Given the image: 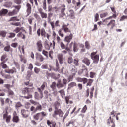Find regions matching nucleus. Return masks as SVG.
I'll return each instance as SVG.
<instances>
[{
  "mask_svg": "<svg viewBox=\"0 0 127 127\" xmlns=\"http://www.w3.org/2000/svg\"><path fill=\"white\" fill-rule=\"evenodd\" d=\"M94 82V80L89 79L88 82H87L86 86H92V83Z\"/></svg>",
  "mask_w": 127,
  "mask_h": 127,
  "instance_id": "052dcab7",
  "label": "nucleus"
},
{
  "mask_svg": "<svg viewBox=\"0 0 127 127\" xmlns=\"http://www.w3.org/2000/svg\"><path fill=\"white\" fill-rule=\"evenodd\" d=\"M37 35L38 37L41 36V37H43V38H45L46 37V31H45V29L44 28H39L37 30Z\"/></svg>",
  "mask_w": 127,
  "mask_h": 127,
  "instance_id": "423d86ee",
  "label": "nucleus"
},
{
  "mask_svg": "<svg viewBox=\"0 0 127 127\" xmlns=\"http://www.w3.org/2000/svg\"><path fill=\"white\" fill-rule=\"evenodd\" d=\"M8 60V58H7V55L6 54H4L1 56V61L2 62H7Z\"/></svg>",
  "mask_w": 127,
  "mask_h": 127,
  "instance_id": "c85d7f7f",
  "label": "nucleus"
},
{
  "mask_svg": "<svg viewBox=\"0 0 127 127\" xmlns=\"http://www.w3.org/2000/svg\"><path fill=\"white\" fill-rule=\"evenodd\" d=\"M46 86H47V83L46 82H43L41 87L37 88V90L40 95H42V93H43V91H44V89H45Z\"/></svg>",
  "mask_w": 127,
  "mask_h": 127,
  "instance_id": "9d476101",
  "label": "nucleus"
},
{
  "mask_svg": "<svg viewBox=\"0 0 127 127\" xmlns=\"http://www.w3.org/2000/svg\"><path fill=\"white\" fill-rule=\"evenodd\" d=\"M24 84L25 86H27L28 87H25L24 89H22V94L24 95H26V94H28V95L27 96H24V99H32V95L30 94V93H31L33 92V83H30L29 81L24 82ZM32 87V88H31Z\"/></svg>",
  "mask_w": 127,
  "mask_h": 127,
  "instance_id": "f257e3e1",
  "label": "nucleus"
},
{
  "mask_svg": "<svg viewBox=\"0 0 127 127\" xmlns=\"http://www.w3.org/2000/svg\"><path fill=\"white\" fill-rule=\"evenodd\" d=\"M87 109H88V108L87 107V105H84V106L83 107V108L81 110V113H82V114H85V113H86Z\"/></svg>",
  "mask_w": 127,
  "mask_h": 127,
  "instance_id": "603ef678",
  "label": "nucleus"
},
{
  "mask_svg": "<svg viewBox=\"0 0 127 127\" xmlns=\"http://www.w3.org/2000/svg\"><path fill=\"white\" fill-rule=\"evenodd\" d=\"M60 103L58 101H56L54 104V108L55 109L52 115V117L54 118L56 120L58 119V116L61 117V118L63 117L64 116V113L62 111L61 109H58L60 107Z\"/></svg>",
  "mask_w": 127,
  "mask_h": 127,
  "instance_id": "f03ea898",
  "label": "nucleus"
},
{
  "mask_svg": "<svg viewBox=\"0 0 127 127\" xmlns=\"http://www.w3.org/2000/svg\"><path fill=\"white\" fill-rule=\"evenodd\" d=\"M58 92L61 94V96L62 98L65 96V91H64V89H62Z\"/></svg>",
  "mask_w": 127,
  "mask_h": 127,
  "instance_id": "8fccbe9b",
  "label": "nucleus"
},
{
  "mask_svg": "<svg viewBox=\"0 0 127 127\" xmlns=\"http://www.w3.org/2000/svg\"><path fill=\"white\" fill-rule=\"evenodd\" d=\"M36 59H37V60H39V61L40 62H42V61H43V60H44V58L43 57L42 55H41L38 53H36Z\"/></svg>",
  "mask_w": 127,
  "mask_h": 127,
  "instance_id": "aec40b11",
  "label": "nucleus"
},
{
  "mask_svg": "<svg viewBox=\"0 0 127 127\" xmlns=\"http://www.w3.org/2000/svg\"><path fill=\"white\" fill-rule=\"evenodd\" d=\"M58 59L60 64H63V61L64 60V58H63V55L62 54H60L58 55Z\"/></svg>",
  "mask_w": 127,
  "mask_h": 127,
  "instance_id": "cd10ccee",
  "label": "nucleus"
},
{
  "mask_svg": "<svg viewBox=\"0 0 127 127\" xmlns=\"http://www.w3.org/2000/svg\"><path fill=\"white\" fill-rule=\"evenodd\" d=\"M16 34L13 32H10L8 33L7 38H14L15 37Z\"/></svg>",
  "mask_w": 127,
  "mask_h": 127,
  "instance_id": "f704fd0d",
  "label": "nucleus"
},
{
  "mask_svg": "<svg viewBox=\"0 0 127 127\" xmlns=\"http://www.w3.org/2000/svg\"><path fill=\"white\" fill-rule=\"evenodd\" d=\"M97 53H98L97 51L96 52H93L90 54L91 58L93 60V63H95V64H97L100 59V56H99V55H97Z\"/></svg>",
  "mask_w": 127,
  "mask_h": 127,
  "instance_id": "39448f33",
  "label": "nucleus"
},
{
  "mask_svg": "<svg viewBox=\"0 0 127 127\" xmlns=\"http://www.w3.org/2000/svg\"><path fill=\"white\" fill-rule=\"evenodd\" d=\"M67 81L66 79H64L63 81H61V80L59 79L57 84V87L58 89H61V88H63L65 85L67 84Z\"/></svg>",
  "mask_w": 127,
  "mask_h": 127,
  "instance_id": "0eeeda50",
  "label": "nucleus"
},
{
  "mask_svg": "<svg viewBox=\"0 0 127 127\" xmlns=\"http://www.w3.org/2000/svg\"><path fill=\"white\" fill-rule=\"evenodd\" d=\"M48 115L47 112L44 111H42L41 112L37 113L33 115V118L35 121L40 120V121H42L45 117Z\"/></svg>",
  "mask_w": 127,
  "mask_h": 127,
  "instance_id": "7ed1b4c3",
  "label": "nucleus"
},
{
  "mask_svg": "<svg viewBox=\"0 0 127 127\" xmlns=\"http://www.w3.org/2000/svg\"><path fill=\"white\" fill-rule=\"evenodd\" d=\"M11 25H14V26H20V22L11 23Z\"/></svg>",
  "mask_w": 127,
  "mask_h": 127,
  "instance_id": "774afa93",
  "label": "nucleus"
},
{
  "mask_svg": "<svg viewBox=\"0 0 127 127\" xmlns=\"http://www.w3.org/2000/svg\"><path fill=\"white\" fill-rule=\"evenodd\" d=\"M74 124H75V122H74L73 120H71L69 122H68L67 123H66V127H70L71 125H72V126H73Z\"/></svg>",
  "mask_w": 127,
  "mask_h": 127,
  "instance_id": "5fc2aeb1",
  "label": "nucleus"
},
{
  "mask_svg": "<svg viewBox=\"0 0 127 127\" xmlns=\"http://www.w3.org/2000/svg\"><path fill=\"white\" fill-rule=\"evenodd\" d=\"M19 57L20 58L21 62H23L24 64H25V63L27 62V61L26 60V59L23 56H22V55H20Z\"/></svg>",
  "mask_w": 127,
  "mask_h": 127,
  "instance_id": "ea45409f",
  "label": "nucleus"
},
{
  "mask_svg": "<svg viewBox=\"0 0 127 127\" xmlns=\"http://www.w3.org/2000/svg\"><path fill=\"white\" fill-rule=\"evenodd\" d=\"M6 62H1L0 65L2 66V68L3 69H7V68H8V66H7V65H6V64H5Z\"/></svg>",
  "mask_w": 127,
  "mask_h": 127,
  "instance_id": "58836bf2",
  "label": "nucleus"
},
{
  "mask_svg": "<svg viewBox=\"0 0 127 127\" xmlns=\"http://www.w3.org/2000/svg\"><path fill=\"white\" fill-rule=\"evenodd\" d=\"M19 19L17 18L16 16H15L10 18L8 21L10 22V21H19Z\"/></svg>",
  "mask_w": 127,
  "mask_h": 127,
  "instance_id": "a19ab883",
  "label": "nucleus"
},
{
  "mask_svg": "<svg viewBox=\"0 0 127 127\" xmlns=\"http://www.w3.org/2000/svg\"><path fill=\"white\" fill-rule=\"evenodd\" d=\"M17 37H21L22 39H24L25 38V35L22 33V32H20L17 34Z\"/></svg>",
  "mask_w": 127,
  "mask_h": 127,
  "instance_id": "c03bdc74",
  "label": "nucleus"
},
{
  "mask_svg": "<svg viewBox=\"0 0 127 127\" xmlns=\"http://www.w3.org/2000/svg\"><path fill=\"white\" fill-rule=\"evenodd\" d=\"M26 7H27V16H29V15L30 14V13H31V5L30 4H29V3H27L26 4Z\"/></svg>",
  "mask_w": 127,
  "mask_h": 127,
  "instance_id": "4be33fe9",
  "label": "nucleus"
},
{
  "mask_svg": "<svg viewBox=\"0 0 127 127\" xmlns=\"http://www.w3.org/2000/svg\"><path fill=\"white\" fill-rule=\"evenodd\" d=\"M69 45L70 46V48H72V46H73L74 52H78L79 49L78 48V44L77 42H76V41L71 42Z\"/></svg>",
  "mask_w": 127,
  "mask_h": 127,
  "instance_id": "9b49d317",
  "label": "nucleus"
},
{
  "mask_svg": "<svg viewBox=\"0 0 127 127\" xmlns=\"http://www.w3.org/2000/svg\"><path fill=\"white\" fill-rule=\"evenodd\" d=\"M36 45H37V48L38 51H39V52H41L43 48V45H42V41L41 40L38 41L36 43Z\"/></svg>",
  "mask_w": 127,
  "mask_h": 127,
  "instance_id": "ddd939ff",
  "label": "nucleus"
},
{
  "mask_svg": "<svg viewBox=\"0 0 127 127\" xmlns=\"http://www.w3.org/2000/svg\"><path fill=\"white\" fill-rule=\"evenodd\" d=\"M50 88H52L53 91H54L56 89V83L55 82H52V84L50 85Z\"/></svg>",
  "mask_w": 127,
  "mask_h": 127,
  "instance_id": "49530a36",
  "label": "nucleus"
},
{
  "mask_svg": "<svg viewBox=\"0 0 127 127\" xmlns=\"http://www.w3.org/2000/svg\"><path fill=\"white\" fill-rule=\"evenodd\" d=\"M47 125L50 127H56V122L55 121H50L49 120H47Z\"/></svg>",
  "mask_w": 127,
  "mask_h": 127,
  "instance_id": "a211bd4d",
  "label": "nucleus"
},
{
  "mask_svg": "<svg viewBox=\"0 0 127 127\" xmlns=\"http://www.w3.org/2000/svg\"><path fill=\"white\" fill-rule=\"evenodd\" d=\"M69 13L68 16H69V17H71L72 19L75 18V12H74V10H70L69 11Z\"/></svg>",
  "mask_w": 127,
  "mask_h": 127,
  "instance_id": "2f4dec72",
  "label": "nucleus"
},
{
  "mask_svg": "<svg viewBox=\"0 0 127 127\" xmlns=\"http://www.w3.org/2000/svg\"><path fill=\"white\" fill-rule=\"evenodd\" d=\"M82 62L84 63V64H85L88 66H90V64H91V60L88 58H84L82 60Z\"/></svg>",
  "mask_w": 127,
  "mask_h": 127,
  "instance_id": "6ab92c4d",
  "label": "nucleus"
},
{
  "mask_svg": "<svg viewBox=\"0 0 127 127\" xmlns=\"http://www.w3.org/2000/svg\"><path fill=\"white\" fill-rule=\"evenodd\" d=\"M14 64L15 65V67H16L17 69H20V65L17 62L14 61Z\"/></svg>",
  "mask_w": 127,
  "mask_h": 127,
  "instance_id": "0e129e2a",
  "label": "nucleus"
},
{
  "mask_svg": "<svg viewBox=\"0 0 127 127\" xmlns=\"http://www.w3.org/2000/svg\"><path fill=\"white\" fill-rule=\"evenodd\" d=\"M47 5L46 4V0H44L43 1V9H44V10H46L47 8Z\"/></svg>",
  "mask_w": 127,
  "mask_h": 127,
  "instance_id": "a18cd8bd",
  "label": "nucleus"
},
{
  "mask_svg": "<svg viewBox=\"0 0 127 127\" xmlns=\"http://www.w3.org/2000/svg\"><path fill=\"white\" fill-rule=\"evenodd\" d=\"M108 15V12L103 13L102 14H100V18H103L104 17H106Z\"/></svg>",
  "mask_w": 127,
  "mask_h": 127,
  "instance_id": "69168bd1",
  "label": "nucleus"
},
{
  "mask_svg": "<svg viewBox=\"0 0 127 127\" xmlns=\"http://www.w3.org/2000/svg\"><path fill=\"white\" fill-rule=\"evenodd\" d=\"M33 17L32 16H30L28 18V21L29 23V24H32V21H33Z\"/></svg>",
  "mask_w": 127,
  "mask_h": 127,
  "instance_id": "bf43d9fd",
  "label": "nucleus"
},
{
  "mask_svg": "<svg viewBox=\"0 0 127 127\" xmlns=\"http://www.w3.org/2000/svg\"><path fill=\"white\" fill-rule=\"evenodd\" d=\"M3 120H5L7 123H10L11 120V115H8V113H5L3 115Z\"/></svg>",
  "mask_w": 127,
  "mask_h": 127,
  "instance_id": "4468645a",
  "label": "nucleus"
},
{
  "mask_svg": "<svg viewBox=\"0 0 127 127\" xmlns=\"http://www.w3.org/2000/svg\"><path fill=\"white\" fill-rule=\"evenodd\" d=\"M23 28L22 27H16L14 30L13 32H15V33H19L21 30H22Z\"/></svg>",
  "mask_w": 127,
  "mask_h": 127,
  "instance_id": "4c0bfd02",
  "label": "nucleus"
},
{
  "mask_svg": "<svg viewBox=\"0 0 127 127\" xmlns=\"http://www.w3.org/2000/svg\"><path fill=\"white\" fill-rule=\"evenodd\" d=\"M125 19L127 20V15H123L120 17V21H124Z\"/></svg>",
  "mask_w": 127,
  "mask_h": 127,
  "instance_id": "e2e57ef3",
  "label": "nucleus"
},
{
  "mask_svg": "<svg viewBox=\"0 0 127 127\" xmlns=\"http://www.w3.org/2000/svg\"><path fill=\"white\" fill-rule=\"evenodd\" d=\"M14 3H15L16 4H17L18 5H19L20 4H21L22 2V0H13Z\"/></svg>",
  "mask_w": 127,
  "mask_h": 127,
  "instance_id": "3c124183",
  "label": "nucleus"
},
{
  "mask_svg": "<svg viewBox=\"0 0 127 127\" xmlns=\"http://www.w3.org/2000/svg\"><path fill=\"white\" fill-rule=\"evenodd\" d=\"M49 57L51 58V59H53V51H50L49 52Z\"/></svg>",
  "mask_w": 127,
  "mask_h": 127,
  "instance_id": "338daca9",
  "label": "nucleus"
},
{
  "mask_svg": "<svg viewBox=\"0 0 127 127\" xmlns=\"http://www.w3.org/2000/svg\"><path fill=\"white\" fill-rule=\"evenodd\" d=\"M106 26L111 30L113 29L116 26V20H111L109 22L106 23Z\"/></svg>",
  "mask_w": 127,
  "mask_h": 127,
  "instance_id": "6e6552de",
  "label": "nucleus"
},
{
  "mask_svg": "<svg viewBox=\"0 0 127 127\" xmlns=\"http://www.w3.org/2000/svg\"><path fill=\"white\" fill-rule=\"evenodd\" d=\"M117 17V15L116 14H113L112 16H109L108 18H106L105 19L103 20V22H105V23H108L109 22V19H112V18H116Z\"/></svg>",
  "mask_w": 127,
  "mask_h": 127,
  "instance_id": "a878e982",
  "label": "nucleus"
},
{
  "mask_svg": "<svg viewBox=\"0 0 127 127\" xmlns=\"http://www.w3.org/2000/svg\"><path fill=\"white\" fill-rule=\"evenodd\" d=\"M10 48H11L10 47V45H8L7 46H5L4 48V50H5V51H6L7 52H9V51H10Z\"/></svg>",
  "mask_w": 127,
  "mask_h": 127,
  "instance_id": "864d4df0",
  "label": "nucleus"
},
{
  "mask_svg": "<svg viewBox=\"0 0 127 127\" xmlns=\"http://www.w3.org/2000/svg\"><path fill=\"white\" fill-rule=\"evenodd\" d=\"M44 47L46 50H50V48L53 47V49H54L55 48V41H53V43L46 40L44 43Z\"/></svg>",
  "mask_w": 127,
  "mask_h": 127,
  "instance_id": "20e7f679",
  "label": "nucleus"
},
{
  "mask_svg": "<svg viewBox=\"0 0 127 127\" xmlns=\"http://www.w3.org/2000/svg\"><path fill=\"white\" fill-rule=\"evenodd\" d=\"M25 48V46L24 45H22L21 46H19L18 49L20 52H22L23 54H25V52L24 49Z\"/></svg>",
  "mask_w": 127,
  "mask_h": 127,
  "instance_id": "72a5a7b5",
  "label": "nucleus"
},
{
  "mask_svg": "<svg viewBox=\"0 0 127 127\" xmlns=\"http://www.w3.org/2000/svg\"><path fill=\"white\" fill-rule=\"evenodd\" d=\"M43 97V93H42V95H41V96H39V94H38L37 92H35V99H36V100H40V99H42Z\"/></svg>",
  "mask_w": 127,
  "mask_h": 127,
  "instance_id": "7c9ffc66",
  "label": "nucleus"
},
{
  "mask_svg": "<svg viewBox=\"0 0 127 127\" xmlns=\"http://www.w3.org/2000/svg\"><path fill=\"white\" fill-rule=\"evenodd\" d=\"M15 107L16 109H18V108H20L21 107H22V104H21V103L20 102H18L15 104Z\"/></svg>",
  "mask_w": 127,
  "mask_h": 127,
  "instance_id": "4d7b16f0",
  "label": "nucleus"
},
{
  "mask_svg": "<svg viewBox=\"0 0 127 127\" xmlns=\"http://www.w3.org/2000/svg\"><path fill=\"white\" fill-rule=\"evenodd\" d=\"M65 10H66V5H65V4H63L61 6V13L59 15L60 18L64 17V16L66 15Z\"/></svg>",
  "mask_w": 127,
  "mask_h": 127,
  "instance_id": "1a4fd4ad",
  "label": "nucleus"
},
{
  "mask_svg": "<svg viewBox=\"0 0 127 127\" xmlns=\"http://www.w3.org/2000/svg\"><path fill=\"white\" fill-rule=\"evenodd\" d=\"M85 46L86 49H90V48H91V46H90V44H89V42L88 41L85 42Z\"/></svg>",
  "mask_w": 127,
  "mask_h": 127,
  "instance_id": "6e6d98bb",
  "label": "nucleus"
},
{
  "mask_svg": "<svg viewBox=\"0 0 127 127\" xmlns=\"http://www.w3.org/2000/svg\"><path fill=\"white\" fill-rule=\"evenodd\" d=\"M7 13H8V10L6 9H2L0 10V16H5Z\"/></svg>",
  "mask_w": 127,
  "mask_h": 127,
  "instance_id": "5701e85b",
  "label": "nucleus"
},
{
  "mask_svg": "<svg viewBox=\"0 0 127 127\" xmlns=\"http://www.w3.org/2000/svg\"><path fill=\"white\" fill-rule=\"evenodd\" d=\"M62 27L63 28V30H64V32L65 33H70L71 32V30L68 29V28L67 27V26L65 24H63L62 26Z\"/></svg>",
  "mask_w": 127,
  "mask_h": 127,
  "instance_id": "393cba45",
  "label": "nucleus"
},
{
  "mask_svg": "<svg viewBox=\"0 0 127 127\" xmlns=\"http://www.w3.org/2000/svg\"><path fill=\"white\" fill-rule=\"evenodd\" d=\"M59 64L58 63V61L57 60L56 61V68L54 69V71H58L59 72Z\"/></svg>",
  "mask_w": 127,
  "mask_h": 127,
  "instance_id": "37998d69",
  "label": "nucleus"
},
{
  "mask_svg": "<svg viewBox=\"0 0 127 127\" xmlns=\"http://www.w3.org/2000/svg\"><path fill=\"white\" fill-rule=\"evenodd\" d=\"M114 121L113 119H112V117L110 116L109 118L107 120L106 123L108 126H110V123H113Z\"/></svg>",
  "mask_w": 127,
  "mask_h": 127,
  "instance_id": "09e8293b",
  "label": "nucleus"
},
{
  "mask_svg": "<svg viewBox=\"0 0 127 127\" xmlns=\"http://www.w3.org/2000/svg\"><path fill=\"white\" fill-rule=\"evenodd\" d=\"M12 121L14 123H18L19 122V117L17 116L16 111H14L13 114Z\"/></svg>",
  "mask_w": 127,
  "mask_h": 127,
  "instance_id": "2eb2a0df",
  "label": "nucleus"
},
{
  "mask_svg": "<svg viewBox=\"0 0 127 127\" xmlns=\"http://www.w3.org/2000/svg\"><path fill=\"white\" fill-rule=\"evenodd\" d=\"M41 17L42 18H47V14L44 12L40 14Z\"/></svg>",
  "mask_w": 127,
  "mask_h": 127,
  "instance_id": "680f3d73",
  "label": "nucleus"
},
{
  "mask_svg": "<svg viewBox=\"0 0 127 127\" xmlns=\"http://www.w3.org/2000/svg\"><path fill=\"white\" fill-rule=\"evenodd\" d=\"M4 72L7 74H14V73H16V68H15V67H13L12 69H5Z\"/></svg>",
  "mask_w": 127,
  "mask_h": 127,
  "instance_id": "412c9836",
  "label": "nucleus"
},
{
  "mask_svg": "<svg viewBox=\"0 0 127 127\" xmlns=\"http://www.w3.org/2000/svg\"><path fill=\"white\" fill-rule=\"evenodd\" d=\"M21 114L22 115L23 118H28L29 116L28 110H25L24 109L21 110Z\"/></svg>",
  "mask_w": 127,
  "mask_h": 127,
  "instance_id": "b1692460",
  "label": "nucleus"
},
{
  "mask_svg": "<svg viewBox=\"0 0 127 127\" xmlns=\"http://www.w3.org/2000/svg\"><path fill=\"white\" fill-rule=\"evenodd\" d=\"M72 39H73V34L70 33L69 35H67L64 37V42H67V44H69V43L71 42Z\"/></svg>",
  "mask_w": 127,
  "mask_h": 127,
  "instance_id": "f8f14e48",
  "label": "nucleus"
},
{
  "mask_svg": "<svg viewBox=\"0 0 127 127\" xmlns=\"http://www.w3.org/2000/svg\"><path fill=\"white\" fill-rule=\"evenodd\" d=\"M38 105L36 106L35 110L34 111V113H36L37 111H41L42 110V106L40 104H37Z\"/></svg>",
  "mask_w": 127,
  "mask_h": 127,
  "instance_id": "c9c22d12",
  "label": "nucleus"
},
{
  "mask_svg": "<svg viewBox=\"0 0 127 127\" xmlns=\"http://www.w3.org/2000/svg\"><path fill=\"white\" fill-rule=\"evenodd\" d=\"M76 86H77V83H76V82H71L70 83L68 84V89L70 90V89H72V88H74V87H76Z\"/></svg>",
  "mask_w": 127,
  "mask_h": 127,
  "instance_id": "473e14b6",
  "label": "nucleus"
},
{
  "mask_svg": "<svg viewBox=\"0 0 127 127\" xmlns=\"http://www.w3.org/2000/svg\"><path fill=\"white\" fill-rule=\"evenodd\" d=\"M46 98L48 99L49 101L52 102L55 99V97L52 94H48V92H46Z\"/></svg>",
  "mask_w": 127,
  "mask_h": 127,
  "instance_id": "f3484780",
  "label": "nucleus"
},
{
  "mask_svg": "<svg viewBox=\"0 0 127 127\" xmlns=\"http://www.w3.org/2000/svg\"><path fill=\"white\" fill-rule=\"evenodd\" d=\"M6 34H7V32L5 30H0V36L1 37H3L4 38L6 37Z\"/></svg>",
  "mask_w": 127,
  "mask_h": 127,
  "instance_id": "c756f323",
  "label": "nucleus"
},
{
  "mask_svg": "<svg viewBox=\"0 0 127 127\" xmlns=\"http://www.w3.org/2000/svg\"><path fill=\"white\" fill-rule=\"evenodd\" d=\"M73 63L76 67H78V66H79V59H74L73 61Z\"/></svg>",
  "mask_w": 127,
  "mask_h": 127,
  "instance_id": "de8ad7c7",
  "label": "nucleus"
},
{
  "mask_svg": "<svg viewBox=\"0 0 127 127\" xmlns=\"http://www.w3.org/2000/svg\"><path fill=\"white\" fill-rule=\"evenodd\" d=\"M70 70L71 71V74L73 76H76V74L77 73V70L76 67L74 65H71L70 67Z\"/></svg>",
  "mask_w": 127,
  "mask_h": 127,
  "instance_id": "dca6fc26",
  "label": "nucleus"
},
{
  "mask_svg": "<svg viewBox=\"0 0 127 127\" xmlns=\"http://www.w3.org/2000/svg\"><path fill=\"white\" fill-rule=\"evenodd\" d=\"M60 44L62 49H65V48H66V45H65V44L63 43V42H61Z\"/></svg>",
  "mask_w": 127,
  "mask_h": 127,
  "instance_id": "13d9d810",
  "label": "nucleus"
},
{
  "mask_svg": "<svg viewBox=\"0 0 127 127\" xmlns=\"http://www.w3.org/2000/svg\"><path fill=\"white\" fill-rule=\"evenodd\" d=\"M18 13V11L16 9H14L12 11H10L8 13V16H13L16 15Z\"/></svg>",
  "mask_w": 127,
  "mask_h": 127,
  "instance_id": "bb28decb",
  "label": "nucleus"
},
{
  "mask_svg": "<svg viewBox=\"0 0 127 127\" xmlns=\"http://www.w3.org/2000/svg\"><path fill=\"white\" fill-rule=\"evenodd\" d=\"M58 34L61 37H64V34H63V29L62 28L60 29L58 31Z\"/></svg>",
  "mask_w": 127,
  "mask_h": 127,
  "instance_id": "79ce46f5",
  "label": "nucleus"
},
{
  "mask_svg": "<svg viewBox=\"0 0 127 127\" xmlns=\"http://www.w3.org/2000/svg\"><path fill=\"white\" fill-rule=\"evenodd\" d=\"M12 2H6L4 4L3 6H5V7L9 8H10L11 6H12Z\"/></svg>",
  "mask_w": 127,
  "mask_h": 127,
  "instance_id": "e433bc0d",
  "label": "nucleus"
}]
</instances>
